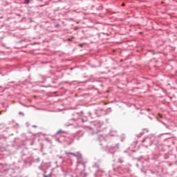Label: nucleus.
<instances>
[{"label":"nucleus","mask_w":177,"mask_h":177,"mask_svg":"<svg viewBox=\"0 0 177 177\" xmlns=\"http://www.w3.org/2000/svg\"><path fill=\"white\" fill-rule=\"evenodd\" d=\"M66 155L71 154V156H76L75 153H71V152H69V153H68V152H66Z\"/></svg>","instance_id":"f257e3e1"},{"label":"nucleus","mask_w":177,"mask_h":177,"mask_svg":"<svg viewBox=\"0 0 177 177\" xmlns=\"http://www.w3.org/2000/svg\"><path fill=\"white\" fill-rule=\"evenodd\" d=\"M26 3H30V0H25Z\"/></svg>","instance_id":"f03ea898"},{"label":"nucleus","mask_w":177,"mask_h":177,"mask_svg":"<svg viewBox=\"0 0 177 177\" xmlns=\"http://www.w3.org/2000/svg\"><path fill=\"white\" fill-rule=\"evenodd\" d=\"M158 116L159 117V118H161L162 117L160 113L158 114Z\"/></svg>","instance_id":"7ed1b4c3"},{"label":"nucleus","mask_w":177,"mask_h":177,"mask_svg":"<svg viewBox=\"0 0 177 177\" xmlns=\"http://www.w3.org/2000/svg\"><path fill=\"white\" fill-rule=\"evenodd\" d=\"M0 115H1V112H0Z\"/></svg>","instance_id":"423d86ee"},{"label":"nucleus","mask_w":177,"mask_h":177,"mask_svg":"<svg viewBox=\"0 0 177 177\" xmlns=\"http://www.w3.org/2000/svg\"><path fill=\"white\" fill-rule=\"evenodd\" d=\"M71 39H68V41H71Z\"/></svg>","instance_id":"20e7f679"},{"label":"nucleus","mask_w":177,"mask_h":177,"mask_svg":"<svg viewBox=\"0 0 177 177\" xmlns=\"http://www.w3.org/2000/svg\"><path fill=\"white\" fill-rule=\"evenodd\" d=\"M124 5H125L124 3H122V6H124Z\"/></svg>","instance_id":"39448f33"}]
</instances>
